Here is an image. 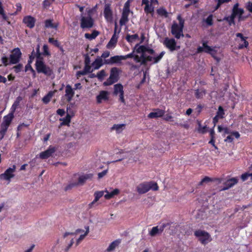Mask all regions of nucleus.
<instances>
[{
	"instance_id": "1",
	"label": "nucleus",
	"mask_w": 252,
	"mask_h": 252,
	"mask_svg": "<svg viewBox=\"0 0 252 252\" xmlns=\"http://www.w3.org/2000/svg\"><path fill=\"white\" fill-rule=\"evenodd\" d=\"M164 53V52H161L159 55H156L153 50L137 44L133 49L134 60L141 63L147 62L156 63L162 58Z\"/></svg>"
},
{
	"instance_id": "2",
	"label": "nucleus",
	"mask_w": 252,
	"mask_h": 252,
	"mask_svg": "<svg viewBox=\"0 0 252 252\" xmlns=\"http://www.w3.org/2000/svg\"><path fill=\"white\" fill-rule=\"evenodd\" d=\"M90 228L88 226L85 227L84 229H77L72 232H66L63 235L64 238L66 240H69L67 245V249H69L76 242V245H78L88 234Z\"/></svg>"
},
{
	"instance_id": "3",
	"label": "nucleus",
	"mask_w": 252,
	"mask_h": 252,
	"mask_svg": "<svg viewBox=\"0 0 252 252\" xmlns=\"http://www.w3.org/2000/svg\"><path fill=\"white\" fill-rule=\"evenodd\" d=\"M158 189V187L157 184L152 182L142 183L136 187L137 191L139 194L146 193L150 189L157 190Z\"/></svg>"
},
{
	"instance_id": "4",
	"label": "nucleus",
	"mask_w": 252,
	"mask_h": 252,
	"mask_svg": "<svg viewBox=\"0 0 252 252\" xmlns=\"http://www.w3.org/2000/svg\"><path fill=\"white\" fill-rule=\"evenodd\" d=\"M178 19L179 24L174 23L171 27V33L176 38H180L181 36H183V28L184 27V20L181 18V16H178Z\"/></svg>"
},
{
	"instance_id": "5",
	"label": "nucleus",
	"mask_w": 252,
	"mask_h": 252,
	"mask_svg": "<svg viewBox=\"0 0 252 252\" xmlns=\"http://www.w3.org/2000/svg\"><path fill=\"white\" fill-rule=\"evenodd\" d=\"M35 65L36 70L38 73H43L47 76H50L52 74V70L44 63L40 55H38L37 57Z\"/></svg>"
},
{
	"instance_id": "6",
	"label": "nucleus",
	"mask_w": 252,
	"mask_h": 252,
	"mask_svg": "<svg viewBox=\"0 0 252 252\" xmlns=\"http://www.w3.org/2000/svg\"><path fill=\"white\" fill-rule=\"evenodd\" d=\"M194 235L197 238L198 240L204 245L208 244L212 240L210 235L204 230H198L195 231Z\"/></svg>"
},
{
	"instance_id": "7",
	"label": "nucleus",
	"mask_w": 252,
	"mask_h": 252,
	"mask_svg": "<svg viewBox=\"0 0 252 252\" xmlns=\"http://www.w3.org/2000/svg\"><path fill=\"white\" fill-rule=\"evenodd\" d=\"M16 166L13 165L12 167L8 168L4 173L0 174V179L2 181H5L9 183L11 180L15 176Z\"/></svg>"
},
{
	"instance_id": "8",
	"label": "nucleus",
	"mask_w": 252,
	"mask_h": 252,
	"mask_svg": "<svg viewBox=\"0 0 252 252\" xmlns=\"http://www.w3.org/2000/svg\"><path fill=\"white\" fill-rule=\"evenodd\" d=\"M94 25V20L92 17L82 14L80 17V27L81 28L91 29Z\"/></svg>"
},
{
	"instance_id": "9",
	"label": "nucleus",
	"mask_w": 252,
	"mask_h": 252,
	"mask_svg": "<svg viewBox=\"0 0 252 252\" xmlns=\"http://www.w3.org/2000/svg\"><path fill=\"white\" fill-rule=\"evenodd\" d=\"M119 71L116 67H113L111 70L109 78L104 82L105 86L110 85L117 82L119 78Z\"/></svg>"
},
{
	"instance_id": "10",
	"label": "nucleus",
	"mask_w": 252,
	"mask_h": 252,
	"mask_svg": "<svg viewBox=\"0 0 252 252\" xmlns=\"http://www.w3.org/2000/svg\"><path fill=\"white\" fill-rule=\"evenodd\" d=\"M142 4H144V10L146 13H152L154 11L155 6L158 4V0H142Z\"/></svg>"
},
{
	"instance_id": "11",
	"label": "nucleus",
	"mask_w": 252,
	"mask_h": 252,
	"mask_svg": "<svg viewBox=\"0 0 252 252\" xmlns=\"http://www.w3.org/2000/svg\"><path fill=\"white\" fill-rule=\"evenodd\" d=\"M206 51L218 61L220 60L221 51L220 48L206 46Z\"/></svg>"
},
{
	"instance_id": "12",
	"label": "nucleus",
	"mask_w": 252,
	"mask_h": 252,
	"mask_svg": "<svg viewBox=\"0 0 252 252\" xmlns=\"http://www.w3.org/2000/svg\"><path fill=\"white\" fill-rule=\"evenodd\" d=\"M13 117H14V114H13V113H11V112L3 117V122L1 125V131L2 132L4 133L7 130L12 119H13Z\"/></svg>"
},
{
	"instance_id": "13",
	"label": "nucleus",
	"mask_w": 252,
	"mask_h": 252,
	"mask_svg": "<svg viewBox=\"0 0 252 252\" xmlns=\"http://www.w3.org/2000/svg\"><path fill=\"white\" fill-rule=\"evenodd\" d=\"M163 44L171 51L180 48V46L177 45L175 40L173 38H165L163 41Z\"/></svg>"
},
{
	"instance_id": "14",
	"label": "nucleus",
	"mask_w": 252,
	"mask_h": 252,
	"mask_svg": "<svg viewBox=\"0 0 252 252\" xmlns=\"http://www.w3.org/2000/svg\"><path fill=\"white\" fill-rule=\"evenodd\" d=\"M236 42L238 44V48L241 49L247 47L248 46V42L246 40L247 37L243 35L242 33H237L236 34Z\"/></svg>"
},
{
	"instance_id": "15",
	"label": "nucleus",
	"mask_w": 252,
	"mask_h": 252,
	"mask_svg": "<svg viewBox=\"0 0 252 252\" xmlns=\"http://www.w3.org/2000/svg\"><path fill=\"white\" fill-rule=\"evenodd\" d=\"M114 94L119 96L120 101L123 104H125L124 98V92L123 86L120 84H117L114 85Z\"/></svg>"
},
{
	"instance_id": "16",
	"label": "nucleus",
	"mask_w": 252,
	"mask_h": 252,
	"mask_svg": "<svg viewBox=\"0 0 252 252\" xmlns=\"http://www.w3.org/2000/svg\"><path fill=\"white\" fill-rule=\"evenodd\" d=\"M21 52L19 48L14 49L10 56V64H16L20 59Z\"/></svg>"
},
{
	"instance_id": "17",
	"label": "nucleus",
	"mask_w": 252,
	"mask_h": 252,
	"mask_svg": "<svg viewBox=\"0 0 252 252\" xmlns=\"http://www.w3.org/2000/svg\"><path fill=\"white\" fill-rule=\"evenodd\" d=\"M238 3H236L233 8V12L231 18L232 20L235 18H238L239 20H241L242 14L244 13L243 9L238 8Z\"/></svg>"
},
{
	"instance_id": "18",
	"label": "nucleus",
	"mask_w": 252,
	"mask_h": 252,
	"mask_svg": "<svg viewBox=\"0 0 252 252\" xmlns=\"http://www.w3.org/2000/svg\"><path fill=\"white\" fill-rule=\"evenodd\" d=\"M55 151V148L50 146L46 151L40 153L39 155V157L41 159H46L52 156Z\"/></svg>"
},
{
	"instance_id": "19",
	"label": "nucleus",
	"mask_w": 252,
	"mask_h": 252,
	"mask_svg": "<svg viewBox=\"0 0 252 252\" xmlns=\"http://www.w3.org/2000/svg\"><path fill=\"white\" fill-rule=\"evenodd\" d=\"M104 15L107 22H111L113 19L112 11L109 4H105L104 9Z\"/></svg>"
},
{
	"instance_id": "20",
	"label": "nucleus",
	"mask_w": 252,
	"mask_h": 252,
	"mask_svg": "<svg viewBox=\"0 0 252 252\" xmlns=\"http://www.w3.org/2000/svg\"><path fill=\"white\" fill-rule=\"evenodd\" d=\"M74 95V91L71 86L69 85H67L65 89L64 96L66 98L67 101H70Z\"/></svg>"
},
{
	"instance_id": "21",
	"label": "nucleus",
	"mask_w": 252,
	"mask_h": 252,
	"mask_svg": "<svg viewBox=\"0 0 252 252\" xmlns=\"http://www.w3.org/2000/svg\"><path fill=\"white\" fill-rule=\"evenodd\" d=\"M109 93L107 91H100L98 95L96 96L97 102L100 103L102 101L107 100L109 98Z\"/></svg>"
},
{
	"instance_id": "22",
	"label": "nucleus",
	"mask_w": 252,
	"mask_h": 252,
	"mask_svg": "<svg viewBox=\"0 0 252 252\" xmlns=\"http://www.w3.org/2000/svg\"><path fill=\"white\" fill-rule=\"evenodd\" d=\"M35 20L31 16H27L23 19L24 23L30 28H32L34 26Z\"/></svg>"
},
{
	"instance_id": "23",
	"label": "nucleus",
	"mask_w": 252,
	"mask_h": 252,
	"mask_svg": "<svg viewBox=\"0 0 252 252\" xmlns=\"http://www.w3.org/2000/svg\"><path fill=\"white\" fill-rule=\"evenodd\" d=\"M118 37H117V35L116 34V33L113 34L110 41L106 45L107 48L109 49H114L116 46L118 41Z\"/></svg>"
},
{
	"instance_id": "24",
	"label": "nucleus",
	"mask_w": 252,
	"mask_h": 252,
	"mask_svg": "<svg viewBox=\"0 0 252 252\" xmlns=\"http://www.w3.org/2000/svg\"><path fill=\"white\" fill-rule=\"evenodd\" d=\"M120 192V190L118 189H115L111 192H109L107 190H105L106 194L104 195V197L106 199H110L113 198L115 196L118 195Z\"/></svg>"
},
{
	"instance_id": "25",
	"label": "nucleus",
	"mask_w": 252,
	"mask_h": 252,
	"mask_svg": "<svg viewBox=\"0 0 252 252\" xmlns=\"http://www.w3.org/2000/svg\"><path fill=\"white\" fill-rule=\"evenodd\" d=\"M130 12V11H123L122 16L120 21L121 26L125 25L128 22V17Z\"/></svg>"
},
{
	"instance_id": "26",
	"label": "nucleus",
	"mask_w": 252,
	"mask_h": 252,
	"mask_svg": "<svg viewBox=\"0 0 252 252\" xmlns=\"http://www.w3.org/2000/svg\"><path fill=\"white\" fill-rule=\"evenodd\" d=\"M58 25V23L57 22H54L53 20H47L45 22V26L47 28H51L57 30Z\"/></svg>"
},
{
	"instance_id": "27",
	"label": "nucleus",
	"mask_w": 252,
	"mask_h": 252,
	"mask_svg": "<svg viewBox=\"0 0 252 252\" xmlns=\"http://www.w3.org/2000/svg\"><path fill=\"white\" fill-rule=\"evenodd\" d=\"M163 230V227L155 226L149 231V234L151 236H155L160 233Z\"/></svg>"
},
{
	"instance_id": "28",
	"label": "nucleus",
	"mask_w": 252,
	"mask_h": 252,
	"mask_svg": "<svg viewBox=\"0 0 252 252\" xmlns=\"http://www.w3.org/2000/svg\"><path fill=\"white\" fill-rule=\"evenodd\" d=\"M163 114V111L161 110H156L155 111L150 113L148 117L149 118H156L162 116Z\"/></svg>"
},
{
	"instance_id": "29",
	"label": "nucleus",
	"mask_w": 252,
	"mask_h": 252,
	"mask_svg": "<svg viewBox=\"0 0 252 252\" xmlns=\"http://www.w3.org/2000/svg\"><path fill=\"white\" fill-rule=\"evenodd\" d=\"M238 182V179L236 178H233L229 180H228L225 182V185L226 187L224 188L223 189H227L232 187H233L234 185L236 184Z\"/></svg>"
},
{
	"instance_id": "30",
	"label": "nucleus",
	"mask_w": 252,
	"mask_h": 252,
	"mask_svg": "<svg viewBox=\"0 0 252 252\" xmlns=\"http://www.w3.org/2000/svg\"><path fill=\"white\" fill-rule=\"evenodd\" d=\"M56 92V90L49 92L45 96L43 97L42 101L43 103L47 104L50 101L51 98L53 97Z\"/></svg>"
},
{
	"instance_id": "31",
	"label": "nucleus",
	"mask_w": 252,
	"mask_h": 252,
	"mask_svg": "<svg viewBox=\"0 0 252 252\" xmlns=\"http://www.w3.org/2000/svg\"><path fill=\"white\" fill-rule=\"evenodd\" d=\"M99 34V32L97 31H94L91 33H86L85 34L86 38L92 40L95 39Z\"/></svg>"
},
{
	"instance_id": "32",
	"label": "nucleus",
	"mask_w": 252,
	"mask_h": 252,
	"mask_svg": "<svg viewBox=\"0 0 252 252\" xmlns=\"http://www.w3.org/2000/svg\"><path fill=\"white\" fill-rule=\"evenodd\" d=\"M92 174H84L81 175L78 178V182L77 184L82 185L83 183L85 182V181L91 178H92Z\"/></svg>"
},
{
	"instance_id": "33",
	"label": "nucleus",
	"mask_w": 252,
	"mask_h": 252,
	"mask_svg": "<svg viewBox=\"0 0 252 252\" xmlns=\"http://www.w3.org/2000/svg\"><path fill=\"white\" fill-rule=\"evenodd\" d=\"M124 58L122 56H115L110 58L109 63H120L122 60H123Z\"/></svg>"
},
{
	"instance_id": "34",
	"label": "nucleus",
	"mask_w": 252,
	"mask_h": 252,
	"mask_svg": "<svg viewBox=\"0 0 252 252\" xmlns=\"http://www.w3.org/2000/svg\"><path fill=\"white\" fill-rule=\"evenodd\" d=\"M103 64V60L101 58L97 59L93 63L92 65L94 69H98Z\"/></svg>"
},
{
	"instance_id": "35",
	"label": "nucleus",
	"mask_w": 252,
	"mask_h": 252,
	"mask_svg": "<svg viewBox=\"0 0 252 252\" xmlns=\"http://www.w3.org/2000/svg\"><path fill=\"white\" fill-rule=\"evenodd\" d=\"M125 127V124H117L114 125L112 127V130H115L117 133L121 132Z\"/></svg>"
},
{
	"instance_id": "36",
	"label": "nucleus",
	"mask_w": 252,
	"mask_h": 252,
	"mask_svg": "<svg viewBox=\"0 0 252 252\" xmlns=\"http://www.w3.org/2000/svg\"><path fill=\"white\" fill-rule=\"evenodd\" d=\"M22 98L20 97H18L11 108V113L14 114L15 111L19 105L20 102L21 101Z\"/></svg>"
},
{
	"instance_id": "37",
	"label": "nucleus",
	"mask_w": 252,
	"mask_h": 252,
	"mask_svg": "<svg viewBox=\"0 0 252 252\" xmlns=\"http://www.w3.org/2000/svg\"><path fill=\"white\" fill-rule=\"evenodd\" d=\"M97 5H95L94 7L91 8H88L86 10L87 11V14L86 15L89 16L91 17L95 13H96V10H97Z\"/></svg>"
},
{
	"instance_id": "38",
	"label": "nucleus",
	"mask_w": 252,
	"mask_h": 252,
	"mask_svg": "<svg viewBox=\"0 0 252 252\" xmlns=\"http://www.w3.org/2000/svg\"><path fill=\"white\" fill-rule=\"evenodd\" d=\"M157 13L161 17L166 18L168 17V13L167 11L163 7H161L157 10Z\"/></svg>"
},
{
	"instance_id": "39",
	"label": "nucleus",
	"mask_w": 252,
	"mask_h": 252,
	"mask_svg": "<svg viewBox=\"0 0 252 252\" xmlns=\"http://www.w3.org/2000/svg\"><path fill=\"white\" fill-rule=\"evenodd\" d=\"M93 70L91 69V66L86 64L85 66L84 69L83 71H78L77 73V76H80L81 75H84L88 72H90L92 71Z\"/></svg>"
},
{
	"instance_id": "40",
	"label": "nucleus",
	"mask_w": 252,
	"mask_h": 252,
	"mask_svg": "<svg viewBox=\"0 0 252 252\" xmlns=\"http://www.w3.org/2000/svg\"><path fill=\"white\" fill-rule=\"evenodd\" d=\"M71 116L67 114L65 118L60 119V121H62L61 126L67 125H68L70 122Z\"/></svg>"
},
{
	"instance_id": "41",
	"label": "nucleus",
	"mask_w": 252,
	"mask_h": 252,
	"mask_svg": "<svg viewBox=\"0 0 252 252\" xmlns=\"http://www.w3.org/2000/svg\"><path fill=\"white\" fill-rule=\"evenodd\" d=\"M126 39L128 42H133L138 39V35L137 34L127 35L126 37Z\"/></svg>"
},
{
	"instance_id": "42",
	"label": "nucleus",
	"mask_w": 252,
	"mask_h": 252,
	"mask_svg": "<svg viewBox=\"0 0 252 252\" xmlns=\"http://www.w3.org/2000/svg\"><path fill=\"white\" fill-rule=\"evenodd\" d=\"M205 91L203 89L196 90L195 95L197 98H200L205 94Z\"/></svg>"
},
{
	"instance_id": "43",
	"label": "nucleus",
	"mask_w": 252,
	"mask_h": 252,
	"mask_svg": "<svg viewBox=\"0 0 252 252\" xmlns=\"http://www.w3.org/2000/svg\"><path fill=\"white\" fill-rule=\"evenodd\" d=\"M119 243L118 241H115L112 242L108 247L107 251L110 252L114 250L118 245Z\"/></svg>"
},
{
	"instance_id": "44",
	"label": "nucleus",
	"mask_w": 252,
	"mask_h": 252,
	"mask_svg": "<svg viewBox=\"0 0 252 252\" xmlns=\"http://www.w3.org/2000/svg\"><path fill=\"white\" fill-rule=\"evenodd\" d=\"M104 193H105V190L95 192L94 194L95 201H98L103 195Z\"/></svg>"
},
{
	"instance_id": "45",
	"label": "nucleus",
	"mask_w": 252,
	"mask_h": 252,
	"mask_svg": "<svg viewBox=\"0 0 252 252\" xmlns=\"http://www.w3.org/2000/svg\"><path fill=\"white\" fill-rule=\"evenodd\" d=\"M206 46H209L207 43L203 42L202 46H199L197 48V53H201V52H205L207 53V52L206 51Z\"/></svg>"
},
{
	"instance_id": "46",
	"label": "nucleus",
	"mask_w": 252,
	"mask_h": 252,
	"mask_svg": "<svg viewBox=\"0 0 252 252\" xmlns=\"http://www.w3.org/2000/svg\"><path fill=\"white\" fill-rule=\"evenodd\" d=\"M0 15H1V16H2V18L7 21L8 20V17L6 15L5 12H4V9H3V7L2 6V3L1 2H0Z\"/></svg>"
},
{
	"instance_id": "47",
	"label": "nucleus",
	"mask_w": 252,
	"mask_h": 252,
	"mask_svg": "<svg viewBox=\"0 0 252 252\" xmlns=\"http://www.w3.org/2000/svg\"><path fill=\"white\" fill-rule=\"evenodd\" d=\"M250 177L251 180H252V173H249L248 172H246L243 174H242L241 178L243 181H245L247 180L248 178Z\"/></svg>"
},
{
	"instance_id": "48",
	"label": "nucleus",
	"mask_w": 252,
	"mask_h": 252,
	"mask_svg": "<svg viewBox=\"0 0 252 252\" xmlns=\"http://www.w3.org/2000/svg\"><path fill=\"white\" fill-rule=\"evenodd\" d=\"M48 41L49 43L53 44L54 46L58 47H60V44L57 40L54 39L53 38H49Z\"/></svg>"
},
{
	"instance_id": "49",
	"label": "nucleus",
	"mask_w": 252,
	"mask_h": 252,
	"mask_svg": "<svg viewBox=\"0 0 252 252\" xmlns=\"http://www.w3.org/2000/svg\"><path fill=\"white\" fill-rule=\"evenodd\" d=\"M224 115V112L221 106H220L219 108V110L217 113V116L219 118H222Z\"/></svg>"
},
{
	"instance_id": "50",
	"label": "nucleus",
	"mask_w": 252,
	"mask_h": 252,
	"mask_svg": "<svg viewBox=\"0 0 252 252\" xmlns=\"http://www.w3.org/2000/svg\"><path fill=\"white\" fill-rule=\"evenodd\" d=\"M29 70H31L32 72L34 73V75L35 74V71L32 68L31 65V62H28V63L25 66V71H28Z\"/></svg>"
},
{
	"instance_id": "51",
	"label": "nucleus",
	"mask_w": 252,
	"mask_h": 252,
	"mask_svg": "<svg viewBox=\"0 0 252 252\" xmlns=\"http://www.w3.org/2000/svg\"><path fill=\"white\" fill-rule=\"evenodd\" d=\"M106 75L105 72L104 70H101L100 72H99L97 74V78L100 79L102 80L103 79L104 77Z\"/></svg>"
},
{
	"instance_id": "52",
	"label": "nucleus",
	"mask_w": 252,
	"mask_h": 252,
	"mask_svg": "<svg viewBox=\"0 0 252 252\" xmlns=\"http://www.w3.org/2000/svg\"><path fill=\"white\" fill-rule=\"evenodd\" d=\"M43 54L44 55L48 56L50 55V53L48 50V47L47 45L45 44L43 45Z\"/></svg>"
},
{
	"instance_id": "53",
	"label": "nucleus",
	"mask_w": 252,
	"mask_h": 252,
	"mask_svg": "<svg viewBox=\"0 0 252 252\" xmlns=\"http://www.w3.org/2000/svg\"><path fill=\"white\" fill-rule=\"evenodd\" d=\"M52 2L49 0H45L43 2V6L44 8H48Z\"/></svg>"
},
{
	"instance_id": "54",
	"label": "nucleus",
	"mask_w": 252,
	"mask_h": 252,
	"mask_svg": "<svg viewBox=\"0 0 252 252\" xmlns=\"http://www.w3.org/2000/svg\"><path fill=\"white\" fill-rule=\"evenodd\" d=\"M206 23L208 25L211 26L213 24V16L209 15L206 19Z\"/></svg>"
},
{
	"instance_id": "55",
	"label": "nucleus",
	"mask_w": 252,
	"mask_h": 252,
	"mask_svg": "<svg viewBox=\"0 0 252 252\" xmlns=\"http://www.w3.org/2000/svg\"><path fill=\"white\" fill-rule=\"evenodd\" d=\"M1 61L5 66H7L10 63V60L9 61L8 59L6 57H3L1 58Z\"/></svg>"
},
{
	"instance_id": "56",
	"label": "nucleus",
	"mask_w": 252,
	"mask_h": 252,
	"mask_svg": "<svg viewBox=\"0 0 252 252\" xmlns=\"http://www.w3.org/2000/svg\"><path fill=\"white\" fill-rule=\"evenodd\" d=\"M22 68H23V65L21 64H18V65L14 66V67H13L16 73L20 72L21 70V69H22Z\"/></svg>"
},
{
	"instance_id": "57",
	"label": "nucleus",
	"mask_w": 252,
	"mask_h": 252,
	"mask_svg": "<svg viewBox=\"0 0 252 252\" xmlns=\"http://www.w3.org/2000/svg\"><path fill=\"white\" fill-rule=\"evenodd\" d=\"M246 9L250 12L252 13V2L249 1L246 5Z\"/></svg>"
},
{
	"instance_id": "58",
	"label": "nucleus",
	"mask_w": 252,
	"mask_h": 252,
	"mask_svg": "<svg viewBox=\"0 0 252 252\" xmlns=\"http://www.w3.org/2000/svg\"><path fill=\"white\" fill-rule=\"evenodd\" d=\"M130 1L128 0L125 4L123 10L124 11H130L129 10Z\"/></svg>"
},
{
	"instance_id": "59",
	"label": "nucleus",
	"mask_w": 252,
	"mask_h": 252,
	"mask_svg": "<svg viewBox=\"0 0 252 252\" xmlns=\"http://www.w3.org/2000/svg\"><path fill=\"white\" fill-rule=\"evenodd\" d=\"M130 1L128 0L125 4L123 10L124 11H130L129 10Z\"/></svg>"
},
{
	"instance_id": "60",
	"label": "nucleus",
	"mask_w": 252,
	"mask_h": 252,
	"mask_svg": "<svg viewBox=\"0 0 252 252\" xmlns=\"http://www.w3.org/2000/svg\"><path fill=\"white\" fill-rule=\"evenodd\" d=\"M122 57L123 58H124L123 59V60H126L128 58H133L134 59V54H133V51H132V53H130V54H128L126 55H125V56H122Z\"/></svg>"
},
{
	"instance_id": "61",
	"label": "nucleus",
	"mask_w": 252,
	"mask_h": 252,
	"mask_svg": "<svg viewBox=\"0 0 252 252\" xmlns=\"http://www.w3.org/2000/svg\"><path fill=\"white\" fill-rule=\"evenodd\" d=\"M230 0H218V3L217 5L216 6L215 9H217L221 5V3L224 2H227L229 1Z\"/></svg>"
},
{
	"instance_id": "62",
	"label": "nucleus",
	"mask_w": 252,
	"mask_h": 252,
	"mask_svg": "<svg viewBox=\"0 0 252 252\" xmlns=\"http://www.w3.org/2000/svg\"><path fill=\"white\" fill-rule=\"evenodd\" d=\"M107 173V170H105L104 171H103L102 172H100L98 174V178H102L103 176H104Z\"/></svg>"
},
{
	"instance_id": "63",
	"label": "nucleus",
	"mask_w": 252,
	"mask_h": 252,
	"mask_svg": "<svg viewBox=\"0 0 252 252\" xmlns=\"http://www.w3.org/2000/svg\"><path fill=\"white\" fill-rule=\"evenodd\" d=\"M35 247V245L32 244L24 252H32L33 249Z\"/></svg>"
},
{
	"instance_id": "64",
	"label": "nucleus",
	"mask_w": 252,
	"mask_h": 252,
	"mask_svg": "<svg viewBox=\"0 0 252 252\" xmlns=\"http://www.w3.org/2000/svg\"><path fill=\"white\" fill-rule=\"evenodd\" d=\"M233 140V138H232L231 134V135L227 136L226 138L224 140L225 142H230V143L232 142Z\"/></svg>"
}]
</instances>
